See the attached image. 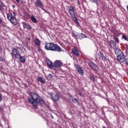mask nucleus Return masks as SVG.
I'll use <instances>...</instances> for the list:
<instances>
[{"label":"nucleus","instance_id":"nucleus-1","mask_svg":"<svg viewBox=\"0 0 128 128\" xmlns=\"http://www.w3.org/2000/svg\"><path fill=\"white\" fill-rule=\"evenodd\" d=\"M30 97L28 98V102L32 104L34 108H38V104H44V100L38 94L30 92Z\"/></svg>","mask_w":128,"mask_h":128},{"label":"nucleus","instance_id":"nucleus-2","mask_svg":"<svg viewBox=\"0 0 128 128\" xmlns=\"http://www.w3.org/2000/svg\"><path fill=\"white\" fill-rule=\"evenodd\" d=\"M44 48L46 50H51L52 52H62V49L58 44L47 42L44 44Z\"/></svg>","mask_w":128,"mask_h":128},{"label":"nucleus","instance_id":"nucleus-3","mask_svg":"<svg viewBox=\"0 0 128 128\" xmlns=\"http://www.w3.org/2000/svg\"><path fill=\"white\" fill-rule=\"evenodd\" d=\"M16 12H9L6 14L7 18L10 22L14 26H16L18 24V20L16 18Z\"/></svg>","mask_w":128,"mask_h":128},{"label":"nucleus","instance_id":"nucleus-4","mask_svg":"<svg viewBox=\"0 0 128 128\" xmlns=\"http://www.w3.org/2000/svg\"><path fill=\"white\" fill-rule=\"evenodd\" d=\"M116 54V60L118 62H120V64L124 62V60H126V56H124V54L122 53V50L120 49L117 51V52H115Z\"/></svg>","mask_w":128,"mask_h":128},{"label":"nucleus","instance_id":"nucleus-5","mask_svg":"<svg viewBox=\"0 0 128 128\" xmlns=\"http://www.w3.org/2000/svg\"><path fill=\"white\" fill-rule=\"evenodd\" d=\"M11 56L12 58H14L16 60H20V52L16 50V48H13L12 50V52H11Z\"/></svg>","mask_w":128,"mask_h":128},{"label":"nucleus","instance_id":"nucleus-6","mask_svg":"<svg viewBox=\"0 0 128 128\" xmlns=\"http://www.w3.org/2000/svg\"><path fill=\"white\" fill-rule=\"evenodd\" d=\"M108 46L110 48H112L114 50L115 52H118V50H120L116 48V42L114 41L113 40H110Z\"/></svg>","mask_w":128,"mask_h":128},{"label":"nucleus","instance_id":"nucleus-7","mask_svg":"<svg viewBox=\"0 0 128 128\" xmlns=\"http://www.w3.org/2000/svg\"><path fill=\"white\" fill-rule=\"evenodd\" d=\"M88 64L90 68H92L93 70H94L95 72H98V67L96 64H94V62L90 61L88 62Z\"/></svg>","mask_w":128,"mask_h":128},{"label":"nucleus","instance_id":"nucleus-8","mask_svg":"<svg viewBox=\"0 0 128 128\" xmlns=\"http://www.w3.org/2000/svg\"><path fill=\"white\" fill-rule=\"evenodd\" d=\"M68 12H69L70 16H74L76 13H74V8L72 6H68Z\"/></svg>","mask_w":128,"mask_h":128},{"label":"nucleus","instance_id":"nucleus-9","mask_svg":"<svg viewBox=\"0 0 128 128\" xmlns=\"http://www.w3.org/2000/svg\"><path fill=\"white\" fill-rule=\"evenodd\" d=\"M74 36L76 38H78V40H84V38H88L86 35L82 33H77L76 34H74Z\"/></svg>","mask_w":128,"mask_h":128},{"label":"nucleus","instance_id":"nucleus-10","mask_svg":"<svg viewBox=\"0 0 128 128\" xmlns=\"http://www.w3.org/2000/svg\"><path fill=\"white\" fill-rule=\"evenodd\" d=\"M50 96L52 98V100H54V102H58V100H60V95H58V94H50Z\"/></svg>","mask_w":128,"mask_h":128},{"label":"nucleus","instance_id":"nucleus-11","mask_svg":"<svg viewBox=\"0 0 128 128\" xmlns=\"http://www.w3.org/2000/svg\"><path fill=\"white\" fill-rule=\"evenodd\" d=\"M98 58H99V60H104V62H106V57L104 55V54H102L100 52H98Z\"/></svg>","mask_w":128,"mask_h":128},{"label":"nucleus","instance_id":"nucleus-12","mask_svg":"<svg viewBox=\"0 0 128 128\" xmlns=\"http://www.w3.org/2000/svg\"><path fill=\"white\" fill-rule=\"evenodd\" d=\"M62 64V63L60 62V60H56L54 62V64L53 65L54 68H60Z\"/></svg>","mask_w":128,"mask_h":128},{"label":"nucleus","instance_id":"nucleus-13","mask_svg":"<svg viewBox=\"0 0 128 128\" xmlns=\"http://www.w3.org/2000/svg\"><path fill=\"white\" fill-rule=\"evenodd\" d=\"M76 70L80 74L84 75V71L82 69V67L78 64L76 65Z\"/></svg>","mask_w":128,"mask_h":128},{"label":"nucleus","instance_id":"nucleus-14","mask_svg":"<svg viewBox=\"0 0 128 128\" xmlns=\"http://www.w3.org/2000/svg\"><path fill=\"white\" fill-rule=\"evenodd\" d=\"M46 64H47L48 68L54 70V64L52 62V61H50V59L46 60Z\"/></svg>","mask_w":128,"mask_h":128},{"label":"nucleus","instance_id":"nucleus-15","mask_svg":"<svg viewBox=\"0 0 128 128\" xmlns=\"http://www.w3.org/2000/svg\"><path fill=\"white\" fill-rule=\"evenodd\" d=\"M72 52L73 54H74V56H80V53H78V48L76 47H74L72 50Z\"/></svg>","mask_w":128,"mask_h":128},{"label":"nucleus","instance_id":"nucleus-16","mask_svg":"<svg viewBox=\"0 0 128 128\" xmlns=\"http://www.w3.org/2000/svg\"><path fill=\"white\" fill-rule=\"evenodd\" d=\"M22 24H23L24 28H26V30H32V26H30V24H26V22H22Z\"/></svg>","mask_w":128,"mask_h":128},{"label":"nucleus","instance_id":"nucleus-17","mask_svg":"<svg viewBox=\"0 0 128 128\" xmlns=\"http://www.w3.org/2000/svg\"><path fill=\"white\" fill-rule=\"evenodd\" d=\"M36 4L37 6H39L40 8H44V4H42V2L40 0H36Z\"/></svg>","mask_w":128,"mask_h":128},{"label":"nucleus","instance_id":"nucleus-18","mask_svg":"<svg viewBox=\"0 0 128 128\" xmlns=\"http://www.w3.org/2000/svg\"><path fill=\"white\" fill-rule=\"evenodd\" d=\"M71 18L72 20H73V22H74L77 26H80V22H78V18L76 16V15H74V16H71Z\"/></svg>","mask_w":128,"mask_h":128},{"label":"nucleus","instance_id":"nucleus-19","mask_svg":"<svg viewBox=\"0 0 128 128\" xmlns=\"http://www.w3.org/2000/svg\"><path fill=\"white\" fill-rule=\"evenodd\" d=\"M34 43L36 46H40V40L38 38H36Z\"/></svg>","mask_w":128,"mask_h":128},{"label":"nucleus","instance_id":"nucleus-20","mask_svg":"<svg viewBox=\"0 0 128 128\" xmlns=\"http://www.w3.org/2000/svg\"><path fill=\"white\" fill-rule=\"evenodd\" d=\"M19 60H20V62H22V64L26 62V57H24V56H21L20 55Z\"/></svg>","mask_w":128,"mask_h":128},{"label":"nucleus","instance_id":"nucleus-21","mask_svg":"<svg viewBox=\"0 0 128 128\" xmlns=\"http://www.w3.org/2000/svg\"><path fill=\"white\" fill-rule=\"evenodd\" d=\"M89 78L90 80L93 82H96V78H94V74H90L89 76Z\"/></svg>","mask_w":128,"mask_h":128},{"label":"nucleus","instance_id":"nucleus-22","mask_svg":"<svg viewBox=\"0 0 128 128\" xmlns=\"http://www.w3.org/2000/svg\"><path fill=\"white\" fill-rule=\"evenodd\" d=\"M114 40L116 42L117 44H120V39L118 38V37L114 36L113 37Z\"/></svg>","mask_w":128,"mask_h":128},{"label":"nucleus","instance_id":"nucleus-23","mask_svg":"<svg viewBox=\"0 0 128 128\" xmlns=\"http://www.w3.org/2000/svg\"><path fill=\"white\" fill-rule=\"evenodd\" d=\"M31 20H32V22H34V24H36L38 22V21L36 20V17L34 16H31Z\"/></svg>","mask_w":128,"mask_h":128},{"label":"nucleus","instance_id":"nucleus-24","mask_svg":"<svg viewBox=\"0 0 128 128\" xmlns=\"http://www.w3.org/2000/svg\"><path fill=\"white\" fill-rule=\"evenodd\" d=\"M38 80L39 82H41L42 84H44V82H46L44 81V79L42 78V77H39L38 78Z\"/></svg>","mask_w":128,"mask_h":128},{"label":"nucleus","instance_id":"nucleus-25","mask_svg":"<svg viewBox=\"0 0 128 128\" xmlns=\"http://www.w3.org/2000/svg\"><path fill=\"white\" fill-rule=\"evenodd\" d=\"M122 40H126L127 42L128 40V36H126V35L125 34H122Z\"/></svg>","mask_w":128,"mask_h":128},{"label":"nucleus","instance_id":"nucleus-26","mask_svg":"<svg viewBox=\"0 0 128 128\" xmlns=\"http://www.w3.org/2000/svg\"><path fill=\"white\" fill-rule=\"evenodd\" d=\"M124 62V64H126V66H128V58H126V59L125 58V60Z\"/></svg>","mask_w":128,"mask_h":128},{"label":"nucleus","instance_id":"nucleus-27","mask_svg":"<svg viewBox=\"0 0 128 128\" xmlns=\"http://www.w3.org/2000/svg\"><path fill=\"white\" fill-rule=\"evenodd\" d=\"M4 4H2V2H0V10H2V6Z\"/></svg>","mask_w":128,"mask_h":128},{"label":"nucleus","instance_id":"nucleus-28","mask_svg":"<svg viewBox=\"0 0 128 128\" xmlns=\"http://www.w3.org/2000/svg\"><path fill=\"white\" fill-rule=\"evenodd\" d=\"M72 101L73 102H74V104H76V102H78V99H76V98L72 99Z\"/></svg>","mask_w":128,"mask_h":128},{"label":"nucleus","instance_id":"nucleus-29","mask_svg":"<svg viewBox=\"0 0 128 128\" xmlns=\"http://www.w3.org/2000/svg\"><path fill=\"white\" fill-rule=\"evenodd\" d=\"M98 0H90V2H94L95 4H96L98 2Z\"/></svg>","mask_w":128,"mask_h":128},{"label":"nucleus","instance_id":"nucleus-30","mask_svg":"<svg viewBox=\"0 0 128 128\" xmlns=\"http://www.w3.org/2000/svg\"><path fill=\"white\" fill-rule=\"evenodd\" d=\"M4 59L2 56H0V62H4Z\"/></svg>","mask_w":128,"mask_h":128},{"label":"nucleus","instance_id":"nucleus-31","mask_svg":"<svg viewBox=\"0 0 128 128\" xmlns=\"http://www.w3.org/2000/svg\"><path fill=\"white\" fill-rule=\"evenodd\" d=\"M48 77L49 78H52V74H49L48 75Z\"/></svg>","mask_w":128,"mask_h":128},{"label":"nucleus","instance_id":"nucleus-32","mask_svg":"<svg viewBox=\"0 0 128 128\" xmlns=\"http://www.w3.org/2000/svg\"><path fill=\"white\" fill-rule=\"evenodd\" d=\"M40 50H42L40 49V46H38V51L40 52Z\"/></svg>","mask_w":128,"mask_h":128},{"label":"nucleus","instance_id":"nucleus-33","mask_svg":"<svg viewBox=\"0 0 128 128\" xmlns=\"http://www.w3.org/2000/svg\"><path fill=\"white\" fill-rule=\"evenodd\" d=\"M2 94L0 93V102H2Z\"/></svg>","mask_w":128,"mask_h":128},{"label":"nucleus","instance_id":"nucleus-34","mask_svg":"<svg viewBox=\"0 0 128 128\" xmlns=\"http://www.w3.org/2000/svg\"><path fill=\"white\" fill-rule=\"evenodd\" d=\"M18 4H20V0H15Z\"/></svg>","mask_w":128,"mask_h":128},{"label":"nucleus","instance_id":"nucleus-35","mask_svg":"<svg viewBox=\"0 0 128 128\" xmlns=\"http://www.w3.org/2000/svg\"><path fill=\"white\" fill-rule=\"evenodd\" d=\"M2 18H0V24H2Z\"/></svg>","mask_w":128,"mask_h":128},{"label":"nucleus","instance_id":"nucleus-36","mask_svg":"<svg viewBox=\"0 0 128 128\" xmlns=\"http://www.w3.org/2000/svg\"><path fill=\"white\" fill-rule=\"evenodd\" d=\"M12 7H13L14 8H16V6L14 5H13Z\"/></svg>","mask_w":128,"mask_h":128},{"label":"nucleus","instance_id":"nucleus-37","mask_svg":"<svg viewBox=\"0 0 128 128\" xmlns=\"http://www.w3.org/2000/svg\"><path fill=\"white\" fill-rule=\"evenodd\" d=\"M52 119H54V116H52Z\"/></svg>","mask_w":128,"mask_h":128},{"label":"nucleus","instance_id":"nucleus-38","mask_svg":"<svg viewBox=\"0 0 128 128\" xmlns=\"http://www.w3.org/2000/svg\"><path fill=\"white\" fill-rule=\"evenodd\" d=\"M80 96H82V93H80Z\"/></svg>","mask_w":128,"mask_h":128},{"label":"nucleus","instance_id":"nucleus-39","mask_svg":"<svg viewBox=\"0 0 128 128\" xmlns=\"http://www.w3.org/2000/svg\"><path fill=\"white\" fill-rule=\"evenodd\" d=\"M0 50H1V51H2V48H0Z\"/></svg>","mask_w":128,"mask_h":128}]
</instances>
